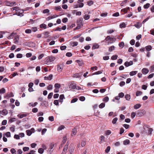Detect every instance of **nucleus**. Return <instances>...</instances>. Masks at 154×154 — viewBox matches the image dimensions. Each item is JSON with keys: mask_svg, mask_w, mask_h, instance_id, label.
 <instances>
[{"mask_svg": "<svg viewBox=\"0 0 154 154\" xmlns=\"http://www.w3.org/2000/svg\"><path fill=\"white\" fill-rule=\"evenodd\" d=\"M10 10L13 11L14 14H16L18 16H20L21 13H20L19 8L17 6L12 7L10 8Z\"/></svg>", "mask_w": 154, "mask_h": 154, "instance_id": "1", "label": "nucleus"}, {"mask_svg": "<svg viewBox=\"0 0 154 154\" xmlns=\"http://www.w3.org/2000/svg\"><path fill=\"white\" fill-rule=\"evenodd\" d=\"M146 112L144 109H141L138 110L137 111V116H141L145 114Z\"/></svg>", "mask_w": 154, "mask_h": 154, "instance_id": "2", "label": "nucleus"}, {"mask_svg": "<svg viewBox=\"0 0 154 154\" xmlns=\"http://www.w3.org/2000/svg\"><path fill=\"white\" fill-rule=\"evenodd\" d=\"M55 57L53 56H48L46 57V61L47 62H52L54 60Z\"/></svg>", "mask_w": 154, "mask_h": 154, "instance_id": "3", "label": "nucleus"}, {"mask_svg": "<svg viewBox=\"0 0 154 154\" xmlns=\"http://www.w3.org/2000/svg\"><path fill=\"white\" fill-rule=\"evenodd\" d=\"M68 145L69 144L68 143H67L64 147V148L62 151V154H65L66 153V152L68 149Z\"/></svg>", "mask_w": 154, "mask_h": 154, "instance_id": "4", "label": "nucleus"}, {"mask_svg": "<svg viewBox=\"0 0 154 154\" xmlns=\"http://www.w3.org/2000/svg\"><path fill=\"white\" fill-rule=\"evenodd\" d=\"M133 62L132 61H130L129 62L128 61L125 62L124 63V65L126 67H128L133 65Z\"/></svg>", "mask_w": 154, "mask_h": 154, "instance_id": "5", "label": "nucleus"}, {"mask_svg": "<svg viewBox=\"0 0 154 154\" xmlns=\"http://www.w3.org/2000/svg\"><path fill=\"white\" fill-rule=\"evenodd\" d=\"M63 66L61 64H59L57 65V70L58 72H61L63 69Z\"/></svg>", "mask_w": 154, "mask_h": 154, "instance_id": "6", "label": "nucleus"}, {"mask_svg": "<svg viewBox=\"0 0 154 154\" xmlns=\"http://www.w3.org/2000/svg\"><path fill=\"white\" fill-rule=\"evenodd\" d=\"M72 88L73 89H80V87L78 86H77L75 84H74L73 83H72L71 85Z\"/></svg>", "mask_w": 154, "mask_h": 154, "instance_id": "7", "label": "nucleus"}, {"mask_svg": "<svg viewBox=\"0 0 154 154\" xmlns=\"http://www.w3.org/2000/svg\"><path fill=\"white\" fill-rule=\"evenodd\" d=\"M142 72L143 74H146L149 72L148 69L146 68H143L142 70Z\"/></svg>", "mask_w": 154, "mask_h": 154, "instance_id": "8", "label": "nucleus"}, {"mask_svg": "<svg viewBox=\"0 0 154 154\" xmlns=\"http://www.w3.org/2000/svg\"><path fill=\"white\" fill-rule=\"evenodd\" d=\"M19 37L18 35H16L15 36L14 39V42L15 44H17L18 42Z\"/></svg>", "mask_w": 154, "mask_h": 154, "instance_id": "9", "label": "nucleus"}, {"mask_svg": "<svg viewBox=\"0 0 154 154\" xmlns=\"http://www.w3.org/2000/svg\"><path fill=\"white\" fill-rule=\"evenodd\" d=\"M116 38L115 37H111L110 42H108V44H112L114 42L116 41Z\"/></svg>", "mask_w": 154, "mask_h": 154, "instance_id": "10", "label": "nucleus"}, {"mask_svg": "<svg viewBox=\"0 0 154 154\" xmlns=\"http://www.w3.org/2000/svg\"><path fill=\"white\" fill-rule=\"evenodd\" d=\"M49 32L48 31L45 32L43 33V34L44 35V36H43V38H46L48 37L49 36Z\"/></svg>", "mask_w": 154, "mask_h": 154, "instance_id": "11", "label": "nucleus"}, {"mask_svg": "<svg viewBox=\"0 0 154 154\" xmlns=\"http://www.w3.org/2000/svg\"><path fill=\"white\" fill-rule=\"evenodd\" d=\"M100 143H101L103 142H104L105 141V137L103 135H101L100 137Z\"/></svg>", "mask_w": 154, "mask_h": 154, "instance_id": "12", "label": "nucleus"}, {"mask_svg": "<svg viewBox=\"0 0 154 154\" xmlns=\"http://www.w3.org/2000/svg\"><path fill=\"white\" fill-rule=\"evenodd\" d=\"M40 27L41 29H45L47 28V26L45 24L42 23L40 25Z\"/></svg>", "mask_w": 154, "mask_h": 154, "instance_id": "13", "label": "nucleus"}, {"mask_svg": "<svg viewBox=\"0 0 154 154\" xmlns=\"http://www.w3.org/2000/svg\"><path fill=\"white\" fill-rule=\"evenodd\" d=\"M60 100L59 102L62 103L63 102V100L65 98L63 94H61L60 95Z\"/></svg>", "mask_w": 154, "mask_h": 154, "instance_id": "14", "label": "nucleus"}, {"mask_svg": "<svg viewBox=\"0 0 154 154\" xmlns=\"http://www.w3.org/2000/svg\"><path fill=\"white\" fill-rule=\"evenodd\" d=\"M130 9V8L129 7H127L126 8L122 9L121 10V11L122 12H123L125 14L127 12V11Z\"/></svg>", "mask_w": 154, "mask_h": 154, "instance_id": "15", "label": "nucleus"}, {"mask_svg": "<svg viewBox=\"0 0 154 154\" xmlns=\"http://www.w3.org/2000/svg\"><path fill=\"white\" fill-rule=\"evenodd\" d=\"M135 27L137 28H139L142 26V24L139 22L137 23V24L134 25Z\"/></svg>", "mask_w": 154, "mask_h": 154, "instance_id": "16", "label": "nucleus"}, {"mask_svg": "<svg viewBox=\"0 0 154 154\" xmlns=\"http://www.w3.org/2000/svg\"><path fill=\"white\" fill-rule=\"evenodd\" d=\"M77 133V130L76 129L74 128L72 129V134H73L74 135H75Z\"/></svg>", "mask_w": 154, "mask_h": 154, "instance_id": "17", "label": "nucleus"}, {"mask_svg": "<svg viewBox=\"0 0 154 154\" xmlns=\"http://www.w3.org/2000/svg\"><path fill=\"white\" fill-rule=\"evenodd\" d=\"M130 141L128 139H126L123 141V144L124 145H126L130 143Z\"/></svg>", "mask_w": 154, "mask_h": 154, "instance_id": "18", "label": "nucleus"}, {"mask_svg": "<svg viewBox=\"0 0 154 154\" xmlns=\"http://www.w3.org/2000/svg\"><path fill=\"white\" fill-rule=\"evenodd\" d=\"M152 46L150 45L146 46L145 47L146 50L148 51H150L152 49Z\"/></svg>", "mask_w": 154, "mask_h": 154, "instance_id": "19", "label": "nucleus"}, {"mask_svg": "<svg viewBox=\"0 0 154 154\" xmlns=\"http://www.w3.org/2000/svg\"><path fill=\"white\" fill-rule=\"evenodd\" d=\"M76 61L78 63L79 65L82 66L83 64V62L82 60H77Z\"/></svg>", "mask_w": 154, "mask_h": 154, "instance_id": "20", "label": "nucleus"}, {"mask_svg": "<svg viewBox=\"0 0 154 154\" xmlns=\"http://www.w3.org/2000/svg\"><path fill=\"white\" fill-rule=\"evenodd\" d=\"M137 72V71H133L132 72H131L130 73V75L131 76H133L135 75H136Z\"/></svg>", "mask_w": 154, "mask_h": 154, "instance_id": "21", "label": "nucleus"}, {"mask_svg": "<svg viewBox=\"0 0 154 154\" xmlns=\"http://www.w3.org/2000/svg\"><path fill=\"white\" fill-rule=\"evenodd\" d=\"M141 105L140 104H137L134 106V108L136 109H138L140 108Z\"/></svg>", "mask_w": 154, "mask_h": 154, "instance_id": "22", "label": "nucleus"}, {"mask_svg": "<svg viewBox=\"0 0 154 154\" xmlns=\"http://www.w3.org/2000/svg\"><path fill=\"white\" fill-rule=\"evenodd\" d=\"M125 98L126 100H129L131 98L130 95L129 94H126L125 96Z\"/></svg>", "mask_w": 154, "mask_h": 154, "instance_id": "23", "label": "nucleus"}, {"mask_svg": "<svg viewBox=\"0 0 154 154\" xmlns=\"http://www.w3.org/2000/svg\"><path fill=\"white\" fill-rule=\"evenodd\" d=\"M55 145V144H52L50 145L49 149H50V150L49 151V152H51V151H53V150L54 149H53V148L54 147Z\"/></svg>", "mask_w": 154, "mask_h": 154, "instance_id": "24", "label": "nucleus"}, {"mask_svg": "<svg viewBox=\"0 0 154 154\" xmlns=\"http://www.w3.org/2000/svg\"><path fill=\"white\" fill-rule=\"evenodd\" d=\"M54 87L56 89H59L60 87V85L59 83H56L54 85Z\"/></svg>", "mask_w": 154, "mask_h": 154, "instance_id": "25", "label": "nucleus"}, {"mask_svg": "<svg viewBox=\"0 0 154 154\" xmlns=\"http://www.w3.org/2000/svg\"><path fill=\"white\" fill-rule=\"evenodd\" d=\"M38 103L37 102H35L33 104L32 103H29L30 106H32L33 107L35 106Z\"/></svg>", "mask_w": 154, "mask_h": 154, "instance_id": "26", "label": "nucleus"}, {"mask_svg": "<svg viewBox=\"0 0 154 154\" xmlns=\"http://www.w3.org/2000/svg\"><path fill=\"white\" fill-rule=\"evenodd\" d=\"M44 151V149L42 148H39L38 150V152L40 154H42Z\"/></svg>", "mask_w": 154, "mask_h": 154, "instance_id": "27", "label": "nucleus"}, {"mask_svg": "<svg viewBox=\"0 0 154 154\" xmlns=\"http://www.w3.org/2000/svg\"><path fill=\"white\" fill-rule=\"evenodd\" d=\"M27 135L28 136H30L32 134V132L30 130H27L26 131Z\"/></svg>", "mask_w": 154, "mask_h": 154, "instance_id": "28", "label": "nucleus"}, {"mask_svg": "<svg viewBox=\"0 0 154 154\" xmlns=\"http://www.w3.org/2000/svg\"><path fill=\"white\" fill-rule=\"evenodd\" d=\"M115 49V47L114 46H112L109 47V51L110 52L112 51Z\"/></svg>", "mask_w": 154, "mask_h": 154, "instance_id": "29", "label": "nucleus"}, {"mask_svg": "<svg viewBox=\"0 0 154 154\" xmlns=\"http://www.w3.org/2000/svg\"><path fill=\"white\" fill-rule=\"evenodd\" d=\"M142 94V92L140 91H137L136 93V96H138L140 95H141Z\"/></svg>", "mask_w": 154, "mask_h": 154, "instance_id": "30", "label": "nucleus"}, {"mask_svg": "<svg viewBox=\"0 0 154 154\" xmlns=\"http://www.w3.org/2000/svg\"><path fill=\"white\" fill-rule=\"evenodd\" d=\"M119 26L121 28H125L126 27V25L124 23H122L120 24Z\"/></svg>", "mask_w": 154, "mask_h": 154, "instance_id": "31", "label": "nucleus"}, {"mask_svg": "<svg viewBox=\"0 0 154 154\" xmlns=\"http://www.w3.org/2000/svg\"><path fill=\"white\" fill-rule=\"evenodd\" d=\"M118 55H113L111 57V59L112 60H116L118 57Z\"/></svg>", "mask_w": 154, "mask_h": 154, "instance_id": "32", "label": "nucleus"}, {"mask_svg": "<svg viewBox=\"0 0 154 154\" xmlns=\"http://www.w3.org/2000/svg\"><path fill=\"white\" fill-rule=\"evenodd\" d=\"M153 129L151 128H149L148 131V134L151 135L152 134V132L153 131Z\"/></svg>", "mask_w": 154, "mask_h": 154, "instance_id": "33", "label": "nucleus"}, {"mask_svg": "<svg viewBox=\"0 0 154 154\" xmlns=\"http://www.w3.org/2000/svg\"><path fill=\"white\" fill-rule=\"evenodd\" d=\"M102 72H103L102 70L99 71H98L97 72H94V73H93V75L100 74L102 73Z\"/></svg>", "mask_w": 154, "mask_h": 154, "instance_id": "34", "label": "nucleus"}, {"mask_svg": "<svg viewBox=\"0 0 154 154\" xmlns=\"http://www.w3.org/2000/svg\"><path fill=\"white\" fill-rule=\"evenodd\" d=\"M118 120V118L116 117L114 118L112 121V123L113 124H114L116 123V122Z\"/></svg>", "mask_w": 154, "mask_h": 154, "instance_id": "35", "label": "nucleus"}, {"mask_svg": "<svg viewBox=\"0 0 154 154\" xmlns=\"http://www.w3.org/2000/svg\"><path fill=\"white\" fill-rule=\"evenodd\" d=\"M150 5V4L149 3H147L145 5H144L143 6V8L145 9H147L149 8Z\"/></svg>", "mask_w": 154, "mask_h": 154, "instance_id": "36", "label": "nucleus"}, {"mask_svg": "<svg viewBox=\"0 0 154 154\" xmlns=\"http://www.w3.org/2000/svg\"><path fill=\"white\" fill-rule=\"evenodd\" d=\"M111 133V131L110 130H108L106 131L105 134L107 135H110Z\"/></svg>", "mask_w": 154, "mask_h": 154, "instance_id": "37", "label": "nucleus"}, {"mask_svg": "<svg viewBox=\"0 0 154 154\" xmlns=\"http://www.w3.org/2000/svg\"><path fill=\"white\" fill-rule=\"evenodd\" d=\"M124 43L123 42H121L119 44V46L121 48H123L124 46Z\"/></svg>", "mask_w": 154, "mask_h": 154, "instance_id": "38", "label": "nucleus"}, {"mask_svg": "<svg viewBox=\"0 0 154 154\" xmlns=\"http://www.w3.org/2000/svg\"><path fill=\"white\" fill-rule=\"evenodd\" d=\"M84 18L85 20L88 19L90 18V15L88 14H85L84 17Z\"/></svg>", "mask_w": 154, "mask_h": 154, "instance_id": "39", "label": "nucleus"}, {"mask_svg": "<svg viewBox=\"0 0 154 154\" xmlns=\"http://www.w3.org/2000/svg\"><path fill=\"white\" fill-rule=\"evenodd\" d=\"M65 127L63 125H61L58 128V131H60L62 129H63Z\"/></svg>", "mask_w": 154, "mask_h": 154, "instance_id": "40", "label": "nucleus"}, {"mask_svg": "<svg viewBox=\"0 0 154 154\" xmlns=\"http://www.w3.org/2000/svg\"><path fill=\"white\" fill-rule=\"evenodd\" d=\"M74 150V148H71L70 147H69V152L70 154H72V153Z\"/></svg>", "mask_w": 154, "mask_h": 154, "instance_id": "41", "label": "nucleus"}, {"mask_svg": "<svg viewBox=\"0 0 154 154\" xmlns=\"http://www.w3.org/2000/svg\"><path fill=\"white\" fill-rule=\"evenodd\" d=\"M105 106V103H101L99 106V107L100 108H103Z\"/></svg>", "mask_w": 154, "mask_h": 154, "instance_id": "42", "label": "nucleus"}, {"mask_svg": "<svg viewBox=\"0 0 154 154\" xmlns=\"http://www.w3.org/2000/svg\"><path fill=\"white\" fill-rule=\"evenodd\" d=\"M55 9L56 10H59V11H61L62 9L60 6H58L57 7H55Z\"/></svg>", "mask_w": 154, "mask_h": 154, "instance_id": "43", "label": "nucleus"}, {"mask_svg": "<svg viewBox=\"0 0 154 154\" xmlns=\"http://www.w3.org/2000/svg\"><path fill=\"white\" fill-rule=\"evenodd\" d=\"M110 149V147L109 146H108L105 150V152L106 153H108Z\"/></svg>", "mask_w": 154, "mask_h": 154, "instance_id": "44", "label": "nucleus"}, {"mask_svg": "<svg viewBox=\"0 0 154 154\" xmlns=\"http://www.w3.org/2000/svg\"><path fill=\"white\" fill-rule=\"evenodd\" d=\"M26 115L23 114H21V115H18V116L20 118H22L23 117H26Z\"/></svg>", "mask_w": 154, "mask_h": 154, "instance_id": "45", "label": "nucleus"}, {"mask_svg": "<svg viewBox=\"0 0 154 154\" xmlns=\"http://www.w3.org/2000/svg\"><path fill=\"white\" fill-rule=\"evenodd\" d=\"M109 100V98L108 97L106 96L105 97L103 100V101L104 102H107Z\"/></svg>", "mask_w": 154, "mask_h": 154, "instance_id": "46", "label": "nucleus"}, {"mask_svg": "<svg viewBox=\"0 0 154 154\" xmlns=\"http://www.w3.org/2000/svg\"><path fill=\"white\" fill-rule=\"evenodd\" d=\"M53 93L52 92L50 93L49 94L48 96V99L51 98L53 96Z\"/></svg>", "mask_w": 154, "mask_h": 154, "instance_id": "47", "label": "nucleus"}, {"mask_svg": "<svg viewBox=\"0 0 154 154\" xmlns=\"http://www.w3.org/2000/svg\"><path fill=\"white\" fill-rule=\"evenodd\" d=\"M32 111L34 113H36L38 111V109L37 108H34L32 109Z\"/></svg>", "mask_w": 154, "mask_h": 154, "instance_id": "48", "label": "nucleus"}, {"mask_svg": "<svg viewBox=\"0 0 154 154\" xmlns=\"http://www.w3.org/2000/svg\"><path fill=\"white\" fill-rule=\"evenodd\" d=\"M98 47H99V46L98 45H94L92 46V49L93 50H94V49H95L98 48Z\"/></svg>", "mask_w": 154, "mask_h": 154, "instance_id": "49", "label": "nucleus"}, {"mask_svg": "<svg viewBox=\"0 0 154 154\" xmlns=\"http://www.w3.org/2000/svg\"><path fill=\"white\" fill-rule=\"evenodd\" d=\"M18 75V74L17 72H14V73L12 74L11 75V77H10V78H12L13 77H15L16 75Z\"/></svg>", "mask_w": 154, "mask_h": 154, "instance_id": "50", "label": "nucleus"}, {"mask_svg": "<svg viewBox=\"0 0 154 154\" xmlns=\"http://www.w3.org/2000/svg\"><path fill=\"white\" fill-rule=\"evenodd\" d=\"M2 112L3 115H6L8 113V112L6 109H4L2 111Z\"/></svg>", "mask_w": 154, "mask_h": 154, "instance_id": "51", "label": "nucleus"}, {"mask_svg": "<svg viewBox=\"0 0 154 154\" xmlns=\"http://www.w3.org/2000/svg\"><path fill=\"white\" fill-rule=\"evenodd\" d=\"M111 37H110V36L109 35L107 36V37H106L105 39V40L106 41H108L109 40H110Z\"/></svg>", "mask_w": 154, "mask_h": 154, "instance_id": "52", "label": "nucleus"}, {"mask_svg": "<svg viewBox=\"0 0 154 154\" xmlns=\"http://www.w3.org/2000/svg\"><path fill=\"white\" fill-rule=\"evenodd\" d=\"M67 140V137L66 136H64L63 137V140L62 141V142L63 143H64L66 142Z\"/></svg>", "mask_w": 154, "mask_h": 154, "instance_id": "53", "label": "nucleus"}, {"mask_svg": "<svg viewBox=\"0 0 154 154\" xmlns=\"http://www.w3.org/2000/svg\"><path fill=\"white\" fill-rule=\"evenodd\" d=\"M135 41L134 39L131 40L130 42V43L131 45H134L135 44Z\"/></svg>", "mask_w": 154, "mask_h": 154, "instance_id": "54", "label": "nucleus"}, {"mask_svg": "<svg viewBox=\"0 0 154 154\" xmlns=\"http://www.w3.org/2000/svg\"><path fill=\"white\" fill-rule=\"evenodd\" d=\"M5 90L4 88H3L0 90V93L2 94H3L5 92Z\"/></svg>", "mask_w": 154, "mask_h": 154, "instance_id": "55", "label": "nucleus"}, {"mask_svg": "<svg viewBox=\"0 0 154 154\" xmlns=\"http://www.w3.org/2000/svg\"><path fill=\"white\" fill-rule=\"evenodd\" d=\"M48 119L50 121L52 122L54 120V117L53 116H49L48 118Z\"/></svg>", "mask_w": 154, "mask_h": 154, "instance_id": "56", "label": "nucleus"}, {"mask_svg": "<svg viewBox=\"0 0 154 154\" xmlns=\"http://www.w3.org/2000/svg\"><path fill=\"white\" fill-rule=\"evenodd\" d=\"M53 88V86L51 85H49L47 87V89L48 90H52Z\"/></svg>", "mask_w": 154, "mask_h": 154, "instance_id": "57", "label": "nucleus"}, {"mask_svg": "<svg viewBox=\"0 0 154 154\" xmlns=\"http://www.w3.org/2000/svg\"><path fill=\"white\" fill-rule=\"evenodd\" d=\"M78 100V99L77 98H74L71 100V103H75Z\"/></svg>", "mask_w": 154, "mask_h": 154, "instance_id": "58", "label": "nucleus"}, {"mask_svg": "<svg viewBox=\"0 0 154 154\" xmlns=\"http://www.w3.org/2000/svg\"><path fill=\"white\" fill-rule=\"evenodd\" d=\"M29 148L27 147H24L23 148V150L24 151H26L29 150Z\"/></svg>", "mask_w": 154, "mask_h": 154, "instance_id": "59", "label": "nucleus"}, {"mask_svg": "<svg viewBox=\"0 0 154 154\" xmlns=\"http://www.w3.org/2000/svg\"><path fill=\"white\" fill-rule=\"evenodd\" d=\"M62 21L63 23H65L67 21L68 19L66 17H65L63 19Z\"/></svg>", "mask_w": 154, "mask_h": 154, "instance_id": "60", "label": "nucleus"}, {"mask_svg": "<svg viewBox=\"0 0 154 154\" xmlns=\"http://www.w3.org/2000/svg\"><path fill=\"white\" fill-rule=\"evenodd\" d=\"M23 57V55L21 54H18L17 55V58H21Z\"/></svg>", "mask_w": 154, "mask_h": 154, "instance_id": "61", "label": "nucleus"}, {"mask_svg": "<svg viewBox=\"0 0 154 154\" xmlns=\"http://www.w3.org/2000/svg\"><path fill=\"white\" fill-rule=\"evenodd\" d=\"M72 55L71 52H67L66 54V56L68 57H70Z\"/></svg>", "mask_w": 154, "mask_h": 154, "instance_id": "62", "label": "nucleus"}, {"mask_svg": "<svg viewBox=\"0 0 154 154\" xmlns=\"http://www.w3.org/2000/svg\"><path fill=\"white\" fill-rule=\"evenodd\" d=\"M125 130L123 128H121L120 129L119 134H122L124 131Z\"/></svg>", "mask_w": 154, "mask_h": 154, "instance_id": "63", "label": "nucleus"}, {"mask_svg": "<svg viewBox=\"0 0 154 154\" xmlns=\"http://www.w3.org/2000/svg\"><path fill=\"white\" fill-rule=\"evenodd\" d=\"M93 4V2L92 1H90L88 2V5L89 6H91Z\"/></svg>", "mask_w": 154, "mask_h": 154, "instance_id": "64", "label": "nucleus"}]
</instances>
